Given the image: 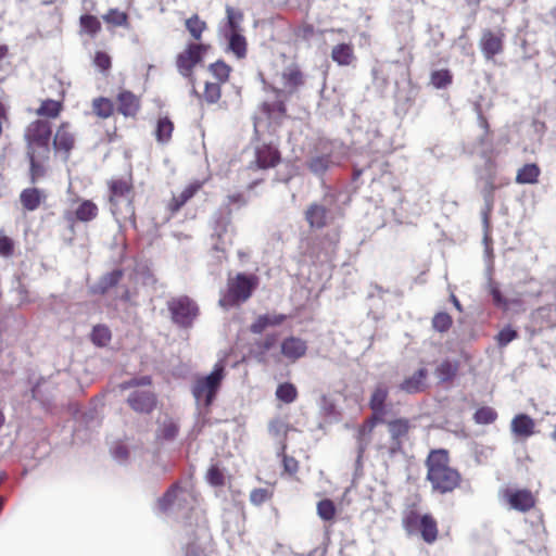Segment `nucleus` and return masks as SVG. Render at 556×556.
Returning <instances> with one entry per match:
<instances>
[{
  "mask_svg": "<svg viewBox=\"0 0 556 556\" xmlns=\"http://www.w3.org/2000/svg\"><path fill=\"white\" fill-rule=\"evenodd\" d=\"M427 479L433 491L441 494L452 492L459 485L460 475L448 466V456L444 450L432 451L427 460Z\"/></svg>",
  "mask_w": 556,
  "mask_h": 556,
  "instance_id": "obj_1",
  "label": "nucleus"
},
{
  "mask_svg": "<svg viewBox=\"0 0 556 556\" xmlns=\"http://www.w3.org/2000/svg\"><path fill=\"white\" fill-rule=\"evenodd\" d=\"M225 378L224 361H218L213 370L203 377H198L192 384V395L198 405L208 407L212 405Z\"/></svg>",
  "mask_w": 556,
  "mask_h": 556,
  "instance_id": "obj_2",
  "label": "nucleus"
},
{
  "mask_svg": "<svg viewBox=\"0 0 556 556\" xmlns=\"http://www.w3.org/2000/svg\"><path fill=\"white\" fill-rule=\"evenodd\" d=\"M257 287V278L254 275L243 273L228 278L227 291L219 299V305L224 308L233 307L245 302Z\"/></svg>",
  "mask_w": 556,
  "mask_h": 556,
  "instance_id": "obj_3",
  "label": "nucleus"
},
{
  "mask_svg": "<svg viewBox=\"0 0 556 556\" xmlns=\"http://www.w3.org/2000/svg\"><path fill=\"white\" fill-rule=\"evenodd\" d=\"M52 126L49 121L37 119L31 122L24 131L26 154L50 156V142Z\"/></svg>",
  "mask_w": 556,
  "mask_h": 556,
  "instance_id": "obj_4",
  "label": "nucleus"
},
{
  "mask_svg": "<svg viewBox=\"0 0 556 556\" xmlns=\"http://www.w3.org/2000/svg\"><path fill=\"white\" fill-rule=\"evenodd\" d=\"M172 320L180 327H189L198 315L197 304L188 296H179L167 302Z\"/></svg>",
  "mask_w": 556,
  "mask_h": 556,
  "instance_id": "obj_5",
  "label": "nucleus"
},
{
  "mask_svg": "<svg viewBox=\"0 0 556 556\" xmlns=\"http://www.w3.org/2000/svg\"><path fill=\"white\" fill-rule=\"evenodd\" d=\"M207 51V46L202 43H189L185 51L177 55L176 66L180 75L192 78L194 66L203 61V56Z\"/></svg>",
  "mask_w": 556,
  "mask_h": 556,
  "instance_id": "obj_6",
  "label": "nucleus"
},
{
  "mask_svg": "<svg viewBox=\"0 0 556 556\" xmlns=\"http://www.w3.org/2000/svg\"><path fill=\"white\" fill-rule=\"evenodd\" d=\"M333 195H326L321 202L312 203L305 211V219L311 228L320 229L328 225L332 218L331 206Z\"/></svg>",
  "mask_w": 556,
  "mask_h": 556,
  "instance_id": "obj_7",
  "label": "nucleus"
},
{
  "mask_svg": "<svg viewBox=\"0 0 556 556\" xmlns=\"http://www.w3.org/2000/svg\"><path fill=\"white\" fill-rule=\"evenodd\" d=\"M501 497L509 509L519 513H528L535 506V497L528 489L506 488L501 491Z\"/></svg>",
  "mask_w": 556,
  "mask_h": 556,
  "instance_id": "obj_8",
  "label": "nucleus"
},
{
  "mask_svg": "<svg viewBox=\"0 0 556 556\" xmlns=\"http://www.w3.org/2000/svg\"><path fill=\"white\" fill-rule=\"evenodd\" d=\"M255 161L251 163L250 168L254 166L260 169H267L276 166L280 161L278 149L270 143H262L255 147Z\"/></svg>",
  "mask_w": 556,
  "mask_h": 556,
  "instance_id": "obj_9",
  "label": "nucleus"
},
{
  "mask_svg": "<svg viewBox=\"0 0 556 556\" xmlns=\"http://www.w3.org/2000/svg\"><path fill=\"white\" fill-rule=\"evenodd\" d=\"M503 38L504 35L500 30H483L479 45L486 60H492L496 54L503 51Z\"/></svg>",
  "mask_w": 556,
  "mask_h": 556,
  "instance_id": "obj_10",
  "label": "nucleus"
},
{
  "mask_svg": "<svg viewBox=\"0 0 556 556\" xmlns=\"http://www.w3.org/2000/svg\"><path fill=\"white\" fill-rule=\"evenodd\" d=\"M127 403L135 412L149 414L153 410L156 400L150 390H135L128 395Z\"/></svg>",
  "mask_w": 556,
  "mask_h": 556,
  "instance_id": "obj_11",
  "label": "nucleus"
},
{
  "mask_svg": "<svg viewBox=\"0 0 556 556\" xmlns=\"http://www.w3.org/2000/svg\"><path fill=\"white\" fill-rule=\"evenodd\" d=\"M110 203L127 202L134 198L132 184L130 178L112 179L109 182Z\"/></svg>",
  "mask_w": 556,
  "mask_h": 556,
  "instance_id": "obj_12",
  "label": "nucleus"
},
{
  "mask_svg": "<svg viewBox=\"0 0 556 556\" xmlns=\"http://www.w3.org/2000/svg\"><path fill=\"white\" fill-rule=\"evenodd\" d=\"M383 418L375 417L372 415L371 419L366 420L358 429L356 441H357V459L356 464L361 465L362 457L366 448L370 443V434L377 422H382Z\"/></svg>",
  "mask_w": 556,
  "mask_h": 556,
  "instance_id": "obj_13",
  "label": "nucleus"
},
{
  "mask_svg": "<svg viewBox=\"0 0 556 556\" xmlns=\"http://www.w3.org/2000/svg\"><path fill=\"white\" fill-rule=\"evenodd\" d=\"M190 494L184 491L178 484H174L168 491L159 500V507L162 511H167L175 505L181 507Z\"/></svg>",
  "mask_w": 556,
  "mask_h": 556,
  "instance_id": "obj_14",
  "label": "nucleus"
},
{
  "mask_svg": "<svg viewBox=\"0 0 556 556\" xmlns=\"http://www.w3.org/2000/svg\"><path fill=\"white\" fill-rule=\"evenodd\" d=\"M132 199L134 198L128 199L127 202L118 201V203H110V211L119 227H123L127 222L132 226L136 225Z\"/></svg>",
  "mask_w": 556,
  "mask_h": 556,
  "instance_id": "obj_15",
  "label": "nucleus"
},
{
  "mask_svg": "<svg viewBox=\"0 0 556 556\" xmlns=\"http://www.w3.org/2000/svg\"><path fill=\"white\" fill-rule=\"evenodd\" d=\"M388 428L392 439L390 451L395 453L401 450L402 439L407 435L410 425L407 419L400 418L389 421Z\"/></svg>",
  "mask_w": 556,
  "mask_h": 556,
  "instance_id": "obj_16",
  "label": "nucleus"
},
{
  "mask_svg": "<svg viewBox=\"0 0 556 556\" xmlns=\"http://www.w3.org/2000/svg\"><path fill=\"white\" fill-rule=\"evenodd\" d=\"M428 370L426 368H419L410 377H407L399 386V389L407 394L420 393L426 388V379Z\"/></svg>",
  "mask_w": 556,
  "mask_h": 556,
  "instance_id": "obj_17",
  "label": "nucleus"
},
{
  "mask_svg": "<svg viewBox=\"0 0 556 556\" xmlns=\"http://www.w3.org/2000/svg\"><path fill=\"white\" fill-rule=\"evenodd\" d=\"M75 137L70 130L68 124H62L53 138V147L56 151H63L67 160L70 151L73 149Z\"/></svg>",
  "mask_w": 556,
  "mask_h": 556,
  "instance_id": "obj_18",
  "label": "nucleus"
},
{
  "mask_svg": "<svg viewBox=\"0 0 556 556\" xmlns=\"http://www.w3.org/2000/svg\"><path fill=\"white\" fill-rule=\"evenodd\" d=\"M306 350V342L296 337L287 338L281 343L282 355L292 361H295L305 355Z\"/></svg>",
  "mask_w": 556,
  "mask_h": 556,
  "instance_id": "obj_19",
  "label": "nucleus"
},
{
  "mask_svg": "<svg viewBox=\"0 0 556 556\" xmlns=\"http://www.w3.org/2000/svg\"><path fill=\"white\" fill-rule=\"evenodd\" d=\"M389 394V389L384 383H378L370 396L369 406L375 417L383 418L386 413V400Z\"/></svg>",
  "mask_w": 556,
  "mask_h": 556,
  "instance_id": "obj_20",
  "label": "nucleus"
},
{
  "mask_svg": "<svg viewBox=\"0 0 556 556\" xmlns=\"http://www.w3.org/2000/svg\"><path fill=\"white\" fill-rule=\"evenodd\" d=\"M534 420L526 414L516 415L510 422L511 432L522 438L531 437L534 433Z\"/></svg>",
  "mask_w": 556,
  "mask_h": 556,
  "instance_id": "obj_21",
  "label": "nucleus"
},
{
  "mask_svg": "<svg viewBox=\"0 0 556 556\" xmlns=\"http://www.w3.org/2000/svg\"><path fill=\"white\" fill-rule=\"evenodd\" d=\"M124 273L122 269H114L104 274L92 287L93 293L104 294L111 288L115 287L122 279Z\"/></svg>",
  "mask_w": 556,
  "mask_h": 556,
  "instance_id": "obj_22",
  "label": "nucleus"
},
{
  "mask_svg": "<svg viewBox=\"0 0 556 556\" xmlns=\"http://www.w3.org/2000/svg\"><path fill=\"white\" fill-rule=\"evenodd\" d=\"M118 111L124 116H135L139 111V99L130 91H122L118 97Z\"/></svg>",
  "mask_w": 556,
  "mask_h": 556,
  "instance_id": "obj_23",
  "label": "nucleus"
},
{
  "mask_svg": "<svg viewBox=\"0 0 556 556\" xmlns=\"http://www.w3.org/2000/svg\"><path fill=\"white\" fill-rule=\"evenodd\" d=\"M331 59L338 65L348 66L355 59L353 48L348 43H339L332 48Z\"/></svg>",
  "mask_w": 556,
  "mask_h": 556,
  "instance_id": "obj_24",
  "label": "nucleus"
},
{
  "mask_svg": "<svg viewBox=\"0 0 556 556\" xmlns=\"http://www.w3.org/2000/svg\"><path fill=\"white\" fill-rule=\"evenodd\" d=\"M228 38L229 50L236 54L238 59H242L247 54V40L240 31L225 33Z\"/></svg>",
  "mask_w": 556,
  "mask_h": 556,
  "instance_id": "obj_25",
  "label": "nucleus"
},
{
  "mask_svg": "<svg viewBox=\"0 0 556 556\" xmlns=\"http://www.w3.org/2000/svg\"><path fill=\"white\" fill-rule=\"evenodd\" d=\"M457 371V362L445 359L437 366L434 375L438 378L439 382L443 383L453 380Z\"/></svg>",
  "mask_w": 556,
  "mask_h": 556,
  "instance_id": "obj_26",
  "label": "nucleus"
},
{
  "mask_svg": "<svg viewBox=\"0 0 556 556\" xmlns=\"http://www.w3.org/2000/svg\"><path fill=\"white\" fill-rule=\"evenodd\" d=\"M200 189L199 184H192L186 187L178 195L173 197L170 203L168 204V208L174 214L178 212L181 206L190 200L195 192Z\"/></svg>",
  "mask_w": 556,
  "mask_h": 556,
  "instance_id": "obj_27",
  "label": "nucleus"
},
{
  "mask_svg": "<svg viewBox=\"0 0 556 556\" xmlns=\"http://www.w3.org/2000/svg\"><path fill=\"white\" fill-rule=\"evenodd\" d=\"M29 160L30 168V181L35 184L38 179L42 178L46 174L45 162L49 160V156H40L39 154H27Z\"/></svg>",
  "mask_w": 556,
  "mask_h": 556,
  "instance_id": "obj_28",
  "label": "nucleus"
},
{
  "mask_svg": "<svg viewBox=\"0 0 556 556\" xmlns=\"http://www.w3.org/2000/svg\"><path fill=\"white\" fill-rule=\"evenodd\" d=\"M41 192L37 188L24 189L20 194V200L24 208L27 211H35L41 203Z\"/></svg>",
  "mask_w": 556,
  "mask_h": 556,
  "instance_id": "obj_29",
  "label": "nucleus"
},
{
  "mask_svg": "<svg viewBox=\"0 0 556 556\" xmlns=\"http://www.w3.org/2000/svg\"><path fill=\"white\" fill-rule=\"evenodd\" d=\"M422 539L427 543H433L438 536L437 522L429 515H424L420 518L419 528Z\"/></svg>",
  "mask_w": 556,
  "mask_h": 556,
  "instance_id": "obj_30",
  "label": "nucleus"
},
{
  "mask_svg": "<svg viewBox=\"0 0 556 556\" xmlns=\"http://www.w3.org/2000/svg\"><path fill=\"white\" fill-rule=\"evenodd\" d=\"M540 175V168L536 164H526L517 173L516 181L518 184H535Z\"/></svg>",
  "mask_w": 556,
  "mask_h": 556,
  "instance_id": "obj_31",
  "label": "nucleus"
},
{
  "mask_svg": "<svg viewBox=\"0 0 556 556\" xmlns=\"http://www.w3.org/2000/svg\"><path fill=\"white\" fill-rule=\"evenodd\" d=\"M283 85L293 90L303 84V75L295 66L287 67L282 73Z\"/></svg>",
  "mask_w": 556,
  "mask_h": 556,
  "instance_id": "obj_32",
  "label": "nucleus"
},
{
  "mask_svg": "<svg viewBox=\"0 0 556 556\" xmlns=\"http://www.w3.org/2000/svg\"><path fill=\"white\" fill-rule=\"evenodd\" d=\"M174 125L168 117H163L157 121L155 128V137L157 142L166 143L172 138Z\"/></svg>",
  "mask_w": 556,
  "mask_h": 556,
  "instance_id": "obj_33",
  "label": "nucleus"
},
{
  "mask_svg": "<svg viewBox=\"0 0 556 556\" xmlns=\"http://www.w3.org/2000/svg\"><path fill=\"white\" fill-rule=\"evenodd\" d=\"M226 17H227L226 33L241 31L240 25L243 21V13L240 10H236L230 5H226Z\"/></svg>",
  "mask_w": 556,
  "mask_h": 556,
  "instance_id": "obj_34",
  "label": "nucleus"
},
{
  "mask_svg": "<svg viewBox=\"0 0 556 556\" xmlns=\"http://www.w3.org/2000/svg\"><path fill=\"white\" fill-rule=\"evenodd\" d=\"M97 215L98 207L93 202L89 200L81 202L76 210V217L80 222H90L96 218Z\"/></svg>",
  "mask_w": 556,
  "mask_h": 556,
  "instance_id": "obj_35",
  "label": "nucleus"
},
{
  "mask_svg": "<svg viewBox=\"0 0 556 556\" xmlns=\"http://www.w3.org/2000/svg\"><path fill=\"white\" fill-rule=\"evenodd\" d=\"M330 164H331V161H330L329 156L317 155V156H313L308 161V168L313 174H315L317 176H321L328 170V168L330 167Z\"/></svg>",
  "mask_w": 556,
  "mask_h": 556,
  "instance_id": "obj_36",
  "label": "nucleus"
},
{
  "mask_svg": "<svg viewBox=\"0 0 556 556\" xmlns=\"http://www.w3.org/2000/svg\"><path fill=\"white\" fill-rule=\"evenodd\" d=\"M430 83L437 89L446 88L452 84V74L448 70H437L430 75Z\"/></svg>",
  "mask_w": 556,
  "mask_h": 556,
  "instance_id": "obj_37",
  "label": "nucleus"
},
{
  "mask_svg": "<svg viewBox=\"0 0 556 556\" xmlns=\"http://www.w3.org/2000/svg\"><path fill=\"white\" fill-rule=\"evenodd\" d=\"M296 395H298L296 388L292 383H289V382L279 384L276 390L277 399L287 404L294 402L296 399Z\"/></svg>",
  "mask_w": 556,
  "mask_h": 556,
  "instance_id": "obj_38",
  "label": "nucleus"
},
{
  "mask_svg": "<svg viewBox=\"0 0 556 556\" xmlns=\"http://www.w3.org/2000/svg\"><path fill=\"white\" fill-rule=\"evenodd\" d=\"M60 111L61 102L48 99L42 101L40 106L37 109L36 113L40 116L54 118L59 115Z\"/></svg>",
  "mask_w": 556,
  "mask_h": 556,
  "instance_id": "obj_39",
  "label": "nucleus"
},
{
  "mask_svg": "<svg viewBox=\"0 0 556 556\" xmlns=\"http://www.w3.org/2000/svg\"><path fill=\"white\" fill-rule=\"evenodd\" d=\"M186 28L193 37V39L199 40L202 37V33L206 28V24L204 21H201L197 14H194L186 20Z\"/></svg>",
  "mask_w": 556,
  "mask_h": 556,
  "instance_id": "obj_40",
  "label": "nucleus"
},
{
  "mask_svg": "<svg viewBox=\"0 0 556 556\" xmlns=\"http://www.w3.org/2000/svg\"><path fill=\"white\" fill-rule=\"evenodd\" d=\"M497 418V413L489 406L481 407L476 410L473 415V420L478 425H490L494 422Z\"/></svg>",
  "mask_w": 556,
  "mask_h": 556,
  "instance_id": "obj_41",
  "label": "nucleus"
},
{
  "mask_svg": "<svg viewBox=\"0 0 556 556\" xmlns=\"http://www.w3.org/2000/svg\"><path fill=\"white\" fill-rule=\"evenodd\" d=\"M317 515L325 521H330L334 518L336 506L331 500L325 498L317 503Z\"/></svg>",
  "mask_w": 556,
  "mask_h": 556,
  "instance_id": "obj_42",
  "label": "nucleus"
},
{
  "mask_svg": "<svg viewBox=\"0 0 556 556\" xmlns=\"http://www.w3.org/2000/svg\"><path fill=\"white\" fill-rule=\"evenodd\" d=\"M80 26L83 30L91 36H94L101 29L100 21L90 14L80 16Z\"/></svg>",
  "mask_w": 556,
  "mask_h": 556,
  "instance_id": "obj_43",
  "label": "nucleus"
},
{
  "mask_svg": "<svg viewBox=\"0 0 556 556\" xmlns=\"http://www.w3.org/2000/svg\"><path fill=\"white\" fill-rule=\"evenodd\" d=\"M93 112L102 118H106L111 116L113 113V104L110 100L105 98H98L93 100Z\"/></svg>",
  "mask_w": 556,
  "mask_h": 556,
  "instance_id": "obj_44",
  "label": "nucleus"
},
{
  "mask_svg": "<svg viewBox=\"0 0 556 556\" xmlns=\"http://www.w3.org/2000/svg\"><path fill=\"white\" fill-rule=\"evenodd\" d=\"M91 339L94 344L104 346L111 339V331L105 326H94L92 329Z\"/></svg>",
  "mask_w": 556,
  "mask_h": 556,
  "instance_id": "obj_45",
  "label": "nucleus"
},
{
  "mask_svg": "<svg viewBox=\"0 0 556 556\" xmlns=\"http://www.w3.org/2000/svg\"><path fill=\"white\" fill-rule=\"evenodd\" d=\"M210 72L219 83H225L229 77L230 67L223 61H217L210 65Z\"/></svg>",
  "mask_w": 556,
  "mask_h": 556,
  "instance_id": "obj_46",
  "label": "nucleus"
},
{
  "mask_svg": "<svg viewBox=\"0 0 556 556\" xmlns=\"http://www.w3.org/2000/svg\"><path fill=\"white\" fill-rule=\"evenodd\" d=\"M103 20L108 24H112L114 26H124L127 24L128 16L125 12L117 9H111L105 15H103Z\"/></svg>",
  "mask_w": 556,
  "mask_h": 556,
  "instance_id": "obj_47",
  "label": "nucleus"
},
{
  "mask_svg": "<svg viewBox=\"0 0 556 556\" xmlns=\"http://www.w3.org/2000/svg\"><path fill=\"white\" fill-rule=\"evenodd\" d=\"M452 325V318L447 313L440 312L432 318V327L439 332H445Z\"/></svg>",
  "mask_w": 556,
  "mask_h": 556,
  "instance_id": "obj_48",
  "label": "nucleus"
},
{
  "mask_svg": "<svg viewBox=\"0 0 556 556\" xmlns=\"http://www.w3.org/2000/svg\"><path fill=\"white\" fill-rule=\"evenodd\" d=\"M203 97L207 103H216L220 99L219 84L206 83Z\"/></svg>",
  "mask_w": 556,
  "mask_h": 556,
  "instance_id": "obj_49",
  "label": "nucleus"
},
{
  "mask_svg": "<svg viewBox=\"0 0 556 556\" xmlns=\"http://www.w3.org/2000/svg\"><path fill=\"white\" fill-rule=\"evenodd\" d=\"M179 431L178 425L173 420H165L160 429L161 437L165 440H173Z\"/></svg>",
  "mask_w": 556,
  "mask_h": 556,
  "instance_id": "obj_50",
  "label": "nucleus"
},
{
  "mask_svg": "<svg viewBox=\"0 0 556 556\" xmlns=\"http://www.w3.org/2000/svg\"><path fill=\"white\" fill-rule=\"evenodd\" d=\"M420 518L418 513L410 510L403 518V526L407 532L413 533L419 528Z\"/></svg>",
  "mask_w": 556,
  "mask_h": 556,
  "instance_id": "obj_51",
  "label": "nucleus"
},
{
  "mask_svg": "<svg viewBox=\"0 0 556 556\" xmlns=\"http://www.w3.org/2000/svg\"><path fill=\"white\" fill-rule=\"evenodd\" d=\"M488 289H489V292L490 294L492 295V299H493V302L496 306L498 307H503V308H506L507 307V301L506 299L502 295L497 285L492 281V280H489L488 282Z\"/></svg>",
  "mask_w": 556,
  "mask_h": 556,
  "instance_id": "obj_52",
  "label": "nucleus"
},
{
  "mask_svg": "<svg viewBox=\"0 0 556 556\" xmlns=\"http://www.w3.org/2000/svg\"><path fill=\"white\" fill-rule=\"evenodd\" d=\"M206 479L214 486H222L225 483L224 473L217 466H211L206 473Z\"/></svg>",
  "mask_w": 556,
  "mask_h": 556,
  "instance_id": "obj_53",
  "label": "nucleus"
},
{
  "mask_svg": "<svg viewBox=\"0 0 556 556\" xmlns=\"http://www.w3.org/2000/svg\"><path fill=\"white\" fill-rule=\"evenodd\" d=\"M111 454L113 458L119 464H125L129 457V451L127 446L122 443H118L115 446H113L111 450Z\"/></svg>",
  "mask_w": 556,
  "mask_h": 556,
  "instance_id": "obj_54",
  "label": "nucleus"
},
{
  "mask_svg": "<svg viewBox=\"0 0 556 556\" xmlns=\"http://www.w3.org/2000/svg\"><path fill=\"white\" fill-rule=\"evenodd\" d=\"M289 431V425L281 419H275L269 424V432L275 437H286Z\"/></svg>",
  "mask_w": 556,
  "mask_h": 556,
  "instance_id": "obj_55",
  "label": "nucleus"
},
{
  "mask_svg": "<svg viewBox=\"0 0 556 556\" xmlns=\"http://www.w3.org/2000/svg\"><path fill=\"white\" fill-rule=\"evenodd\" d=\"M14 243L11 238L0 231V255L10 257L13 254Z\"/></svg>",
  "mask_w": 556,
  "mask_h": 556,
  "instance_id": "obj_56",
  "label": "nucleus"
},
{
  "mask_svg": "<svg viewBox=\"0 0 556 556\" xmlns=\"http://www.w3.org/2000/svg\"><path fill=\"white\" fill-rule=\"evenodd\" d=\"M517 338V331L510 327L502 329L497 334V343L500 346H506Z\"/></svg>",
  "mask_w": 556,
  "mask_h": 556,
  "instance_id": "obj_57",
  "label": "nucleus"
},
{
  "mask_svg": "<svg viewBox=\"0 0 556 556\" xmlns=\"http://www.w3.org/2000/svg\"><path fill=\"white\" fill-rule=\"evenodd\" d=\"M151 383V378L149 376H143V377H140V378H132L128 381H125V382H122L119 384V388L122 390H127V389H130V388H134V387H139V386H149Z\"/></svg>",
  "mask_w": 556,
  "mask_h": 556,
  "instance_id": "obj_58",
  "label": "nucleus"
},
{
  "mask_svg": "<svg viewBox=\"0 0 556 556\" xmlns=\"http://www.w3.org/2000/svg\"><path fill=\"white\" fill-rule=\"evenodd\" d=\"M94 64L101 71H106L111 67V58L102 51H98L94 55Z\"/></svg>",
  "mask_w": 556,
  "mask_h": 556,
  "instance_id": "obj_59",
  "label": "nucleus"
},
{
  "mask_svg": "<svg viewBox=\"0 0 556 556\" xmlns=\"http://www.w3.org/2000/svg\"><path fill=\"white\" fill-rule=\"evenodd\" d=\"M268 498V491L266 489H254L250 493V501L254 505H261Z\"/></svg>",
  "mask_w": 556,
  "mask_h": 556,
  "instance_id": "obj_60",
  "label": "nucleus"
},
{
  "mask_svg": "<svg viewBox=\"0 0 556 556\" xmlns=\"http://www.w3.org/2000/svg\"><path fill=\"white\" fill-rule=\"evenodd\" d=\"M267 315H261L251 325L250 330L253 333H262L265 328H267Z\"/></svg>",
  "mask_w": 556,
  "mask_h": 556,
  "instance_id": "obj_61",
  "label": "nucleus"
},
{
  "mask_svg": "<svg viewBox=\"0 0 556 556\" xmlns=\"http://www.w3.org/2000/svg\"><path fill=\"white\" fill-rule=\"evenodd\" d=\"M248 200L243 197L242 193H233L227 197V203L229 205L237 204L239 207L245 205Z\"/></svg>",
  "mask_w": 556,
  "mask_h": 556,
  "instance_id": "obj_62",
  "label": "nucleus"
},
{
  "mask_svg": "<svg viewBox=\"0 0 556 556\" xmlns=\"http://www.w3.org/2000/svg\"><path fill=\"white\" fill-rule=\"evenodd\" d=\"M283 467L285 470L289 473H293L298 470V462L293 457H283Z\"/></svg>",
  "mask_w": 556,
  "mask_h": 556,
  "instance_id": "obj_63",
  "label": "nucleus"
},
{
  "mask_svg": "<svg viewBox=\"0 0 556 556\" xmlns=\"http://www.w3.org/2000/svg\"><path fill=\"white\" fill-rule=\"evenodd\" d=\"M267 315V326H278L282 324L286 319L285 315L281 314H275V315Z\"/></svg>",
  "mask_w": 556,
  "mask_h": 556,
  "instance_id": "obj_64",
  "label": "nucleus"
}]
</instances>
